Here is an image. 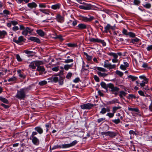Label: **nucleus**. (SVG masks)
<instances>
[{"label": "nucleus", "mask_w": 152, "mask_h": 152, "mask_svg": "<svg viewBox=\"0 0 152 152\" xmlns=\"http://www.w3.org/2000/svg\"><path fill=\"white\" fill-rule=\"evenodd\" d=\"M77 142L76 140H74L73 141L72 143L70 144H63L61 145H56L54 146L52 148H51V146L50 147V150L56 149L58 148H68L75 145Z\"/></svg>", "instance_id": "obj_1"}, {"label": "nucleus", "mask_w": 152, "mask_h": 152, "mask_svg": "<svg viewBox=\"0 0 152 152\" xmlns=\"http://www.w3.org/2000/svg\"><path fill=\"white\" fill-rule=\"evenodd\" d=\"M26 96V94L24 93L21 89L18 91L15 97L20 99H24Z\"/></svg>", "instance_id": "obj_2"}, {"label": "nucleus", "mask_w": 152, "mask_h": 152, "mask_svg": "<svg viewBox=\"0 0 152 152\" xmlns=\"http://www.w3.org/2000/svg\"><path fill=\"white\" fill-rule=\"evenodd\" d=\"M33 31V29H31L30 27H27L22 31V34L25 36L27 35L30 36L32 35Z\"/></svg>", "instance_id": "obj_3"}, {"label": "nucleus", "mask_w": 152, "mask_h": 152, "mask_svg": "<svg viewBox=\"0 0 152 152\" xmlns=\"http://www.w3.org/2000/svg\"><path fill=\"white\" fill-rule=\"evenodd\" d=\"M40 61H33L31 62L29 65V67L31 68L32 69H35L36 67L39 64Z\"/></svg>", "instance_id": "obj_4"}, {"label": "nucleus", "mask_w": 152, "mask_h": 152, "mask_svg": "<svg viewBox=\"0 0 152 152\" xmlns=\"http://www.w3.org/2000/svg\"><path fill=\"white\" fill-rule=\"evenodd\" d=\"M107 86L108 88L111 89L110 91L113 93L115 92H118L120 89L119 88L115 87L114 85L111 83L108 84Z\"/></svg>", "instance_id": "obj_5"}, {"label": "nucleus", "mask_w": 152, "mask_h": 152, "mask_svg": "<svg viewBox=\"0 0 152 152\" xmlns=\"http://www.w3.org/2000/svg\"><path fill=\"white\" fill-rule=\"evenodd\" d=\"M39 62H40L39 63L40 64H38L37 66V70L39 72H44L45 70V69L43 66H40L44 64L43 62L41 61H40Z\"/></svg>", "instance_id": "obj_6"}, {"label": "nucleus", "mask_w": 152, "mask_h": 152, "mask_svg": "<svg viewBox=\"0 0 152 152\" xmlns=\"http://www.w3.org/2000/svg\"><path fill=\"white\" fill-rule=\"evenodd\" d=\"M48 80H50L49 82L56 83L58 81L59 79L55 76H52L51 77L48 78Z\"/></svg>", "instance_id": "obj_7"}, {"label": "nucleus", "mask_w": 152, "mask_h": 152, "mask_svg": "<svg viewBox=\"0 0 152 152\" xmlns=\"http://www.w3.org/2000/svg\"><path fill=\"white\" fill-rule=\"evenodd\" d=\"M24 40H25L23 36L19 37L18 38V40H16L15 38H14L13 39V41L17 44H19L20 43L23 42Z\"/></svg>", "instance_id": "obj_8"}, {"label": "nucleus", "mask_w": 152, "mask_h": 152, "mask_svg": "<svg viewBox=\"0 0 152 152\" xmlns=\"http://www.w3.org/2000/svg\"><path fill=\"white\" fill-rule=\"evenodd\" d=\"M28 39V40L32 41L34 42L38 43H40L39 39L37 37H30Z\"/></svg>", "instance_id": "obj_9"}, {"label": "nucleus", "mask_w": 152, "mask_h": 152, "mask_svg": "<svg viewBox=\"0 0 152 152\" xmlns=\"http://www.w3.org/2000/svg\"><path fill=\"white\" fill-rule=\"evenodd\" d=\"M32 142L33 143L36 145H38L39 143V141L37 137H31V139Z\"/></svg>", "instance_id": "obj_10"}, {"label": "nucleus", "mask_w": 152, "mask_h": 152, "mask_svg": "<svg viewBox=\"0 0 152 152\" xmlns=\"http://www.w3.org/2000/svg\"><path fill=\"white\" fill-rule=\"evenodd\" d=\"M57 20L60 23H61L64 21V19L60 14H58L56 16Z\"/></svg>", "instance_id": "obj_11"}, {"label": "nucleus", "mask_w": 152, "mask_h": 152, "mask_svg": "<svg viewBox=\"0 0 152 152\" xmlns=\"http://www.w3.org/2000/svg\"><path fill=\"white\" fill-rule=\"evenodd\" d=\"M115 64L111 65V64H107L105 63L104 65V66L105 67L109 68L110 69L114 68L115 67Z\"/></svg>", "instance_id": "obj_12"}, {"label": "nucleus", "mask_w": 152, "mask_h": 152, "mask_svg": "<svg viewBox=\"0 0 152 152\" xmlns=\"http://www.w3.org/2000/svg\"><path fill=\"white\" fill-rule=\"evenodd\" d=\"M129 64L126 62H124V63L123 65L122 64L120 66V68L122 69H123V70H125V69H126L127 67H129Z\"/></svg>", "instance_id": "obj_13"}, {"label": "nucleus", "mask_w": 152, "mask_h": 152, "mask_svg": "<svg viewBox=\"0 0 152 152\" xmlns=\"http://www.w3.org/2000/svg\"><path fill=\"white\" fill-rule=\"evenodd\" d=\"M36 32L39 36L42 37H43L45 35V32L41 29L37 30Z\"/></svg>", "instance_id": "obj_14"}, {"label": "nucleus", "mask_w": 152, "mask_h": 152, "mask_svg": "<svg viewBox=\"0 0 152 152\" xmlns=\"http://www.w3.org/2000/svg\"><path fill=\"white\" fill-rule=\"evenodd\" d=\"M34 129L40 134H42L43 132L42 129L40 126H37L35 127Z\"/></svg>", "instance_id": "obj_15"}, {"label": "nucleus", "mask_w": 152, "mask_h": 152, "mask_svg": "<svg viewBox=\"0 0 152 152\" xmlns=\"http://www.w3.org/2000/svg\"><path fill=\"white\" fill-rule=\"evenodd\" d=\"M18 74L20 77L24 78L26 77V75H24L23 72L21 71L20 69H18L17 71Z\"/></svg>", "instance_id": "obj_16"}, {"label": "nucleus", "mask_w": 152, "mask_h": 152, "mask_svg": "<svg viewBox=\"0 0 152 152\" xmlns=\"http://www.w3.org/2000/svg\"><path fill=\"white\" fill-rule=\"evenodd\" d=\"M28 6L31 8H36L37 7V4L34 2H32L31 3H29L28 4Z\"/></svg>", "instance_id": "obj_17"}, {"label": "nucleus", "mask_w": 152, "mask_h": 152, "mask_svg": "<svg viewBox=\"0 0 152 152\" xmlns=\"http://www.w3.org/2000/svg\"><path fill=\"white\" fill-rule=\"evenodd\" d=\"M94 6L91 4L86 3V10L93 9Z\"/></svg>", "instance_id": "obj_18"}, {"label": "nucleus", "mask_w": 152, "mask_h": 152, "mask_svg": "<svg viewBox=\"0 0 152 152\" xmlns=\"http://www.w3.org/2000/svg\"><path fill=\"white\" fill-rule=\"evenodd\" d=\"M60 7V4H57L53 5L51 7V8L53 10H56L59 9Z\"/></svg>", "instance_id": "obj_19"}, {"label": "nucleus", "mask_w": 152, "mask_h": 152, "mask_svg": "<svg viewBox=\"0 0 152 152\" xmlns=\"http://www.w3.org/2000/svg\"><path fill=\"white\" fill-rule=\"evenodd\" d=\"M39 10L41 12L45 13L47 15H49L50 13H49L50 12L49 11V10L48 9H39Z\"/></svg>", "instance_id": "obj_20"}, {"label": "nucleus", "mask_w": 152, "mask_h": 152, "mask_svg": "<svg viewBox=\"0 0 152 152\" xmlns=\"http://www.w3.org/2000/svg\"><path fill=\"white\" fill-rule=\"evenodd\" d=\"M101 85L103 88L106 89L107 91V88H108L107 84L106 85L104 82H102L101 83Z\"/></svg>", "instance_id": "obj_21"}, {"label": "nucleus", "mask_w": 152, "mask_h": 152, "mask_svg": "<svg viewBox=\"0 0 152 152\" xmlns=\"http://www.w3.org/2000/svg\"><path fill=\"white\" fill-rule=\"evenodd\" d=\"M73 65V64H72L70 65L66 64L64 66V69L66 70H67L70 68L72 67Z\"/></svg>", "instance_id": "obj_22"}, {"label": "nucleus", "mask_w": 152, "mask_h": 152, "mask_svg": "<svg viewBox=\"0 0 152 152\" xmlns=\"http://www.w3.org/2000/svg\"><path fill=\"white\" fill-rule=\"evenodd\" d=\"M87 28L88 32L86 31V33H88L89 35H90L92 32L91 28L89 25H86V28Z\"/></svg>", "instance_id": "obj_23"}, {"label": "nucleus", "mask_w": 152, "mask_h": 152, "mask_svg": "<svg viewBox=\"0 0 152 152\" xmlns=\"http://www.w3.org/2000/svg\"><path fill=\"white\" fill-rule=\"evenodd\" d=\"M0 100L5 103L8 104L9 103L8 100L7 99L2 96H0Z\"/></svg>", "instance_id": "obj_24"}, {"label": "nucleus", "mask_w": 152, "mask_h": 152, "mask_svg": "<svg viewBox=\"0 0 152 152\" xmlns=\"http://www.w3.org/2000/svg\"><path fill=\"white\" fill-rule=\"evenodd\" d=\"M128 109L129 111H134L138 113H139V111L137 108H132L131 107H128Z\"/></svg>", "instance_id": "obj_25"}, {"label": "nucleus", "mask_w": 152, "mask_h": 152, "mask_svg": "<svg viewBox=\"0 0 152 152\" xmlns=\"http://www.w3.org/2000/svg\"><path fill=\"white\" fill-rule=\"evenodd\" d=\"M30 89L31 87L30 86L21 89V90L25 94H26V92H28Z\"/></svg>", "instance_id": "obj_26"}, {"label": "nucleus", "mask_w": 152, "mask_h": 152, "mask_svg": "<svg viewBox=\"0 0 152 152\" xmlns=\"http://www.w3.org/2000/svg\"><path fill=\"white\" fill-rule=\"evenodd\" d=\"M94 17L93 16H90V15H88L86 17V21H91L94 19Z\"/></svg>", "instance_id": "obj_27"}, {"label": "nucleus", "mask_w": 152, "mask_h": 152, "mask_svg": "<svg viewBox=\"0 0 152 152\" xmlns=\"http://www.w3.org/2000/svg\"><path fill=\"white\" fill-rule=\"evenodd\" d=\"M7 34V32L4 31H0V37L1 38L2 36H4Z\"/></svg>", "instance_id": "obj_28"}, {"label": "nucleus", "mask_w": 152, "mask_h": 152, "mask_svg": "<svg viewBox=\"0 0 152 152\" xmlns=\"http://www.w3.org/2000/svg\"><path fill=\"white\" fill-rule=\"evenodd\" d=\"M95 68V69H97L98 70L102 72H105L106 71V69L103 68L99 67H96Z\"/></svg>", "instance_id": "obj_29"}, {"label": "nucleus", "mask_w": 152, "mask_h": 152, "mask_svg": "<svg viewBox=\"0 0 152 152\" xmlns=\"http://www.w3.org/2000/svg\"><path fill=\"white\" fill-rule=\"evenodd\" d=\"M121 107L120 106L114 107L113 108V111L114 113H115L116 111L120 109Z\"/></svg>", "instance_id": "obj_30"}, {"label": "nucleus", "mask_w": 152, "mask_h": 152, "mask_svg": "<svg viewBox=\"0 0 152 152\" xmlns=\"http://www.w3.org/2000/svg\"><path fill=\"white\" fill-rule=\"evenodd\" d=\"M78 27L80 29H82L86 28V25L85 24L81 23L79 24L78 26Z\"/></svg>", "instance_id": "obj_31"}, {"label": "nucleus", "mask_w": 152, "mask_h": 152, "mask_svg": "<svg viewBox=\"0 0 152 152\" xmlns=\"http://www.w3.org/2000/svg\"><path fill=\"white\" fill-rule=\"evenodd\" d=\"M97 73L98 75L99 76L104 77L106 76L107 75V74L105 73H101V72H98Z\"/></svg>", "instance_id": "obj_32"}, {"label": "nucleus", "mask_w": 152, "mask_h": 152, "mask_svg": "<svg viewBox=\"0 0 152 152\" xmlns=\"http://www.w3.org/2000/svg\"><path fill=\"white\" fill-rule=\"evenodd\" d=\"M47 82L45 80H43L39 83V85L41 86H43L46 85Z\"/></svg>", "instance_id": "obj_33"}, {"label": "nucleus", "mask_w": 152, "mask_h": 152, "mask_svg": "<svg viewBox=\"0 0 152 152\" xmlns=\"http://www.w3.org/2000/svg\"><path fill=\"white\" fill-rule=\"evenodd\" d=\"M119 93V96L121 98H122L123 96H126V93L123 91H120Z\"/></svg>", "instance_id": "obj_34"}, {"label": "nucleus", "mask_w": 152, "mask_h": 152, "mask_svg": "<svg viewBox=\"0 0 152 152\" xmlns=\"http://www.w3.org/2000/svg\"><path fill=\"white\" fill-rule=\"evenodd\" d=\"M17 80V78L15 77H13L12 78H10L8 80V81L9 82H15Z\"/></svg>", "instance_id": "obj_35"}, {"label": "nucleus", "mask_w": 152, "mask_h": 152, "mask_svg": "<svg viewBox=\"0 0 152 152\" xmlns=\"http://www.w3.org/2000/svg\"><path fill=\"white\" fill-rule=\"evenodd\" d=\"M94 105L91 103L86 104V109H90Z\"/></svg>", "instance_id": "obj_36"}, {"label": "nucleus", "mask_w": 152, "mask_h": 152, "mask_svg": "<svg viewBox=\"0 0 152 152\" xmlns=\"http://www.w3.org/2000/svg\"><path fill=\"white\" fill-rule=\"evenodd\" d=\"M67 45L69 47H75L77 46V45L75 44L68 43L67 44Z\"/></svg>", "instance_id": "obj_37"}, {"label": "nucleus", "mask_w": 152, "mask_h": 152, "mask_svg": "<svg viewBox=\"0 0 152 152\" xmlns=\"http://www.w3.org/2000/svg\"><path fill=\"white\" fill-rule=\"evenodd\" d=\"M128 77L130 78L132 80V81H134V80H136L137 78V77H134L131 75H129L128 76Z\"/></svg>", "instance_id": "obj_38"}, {"label": "nucleus", "mask_w": 152, "mask_h": 152, "mask_svg": "<svg viewBox=\"0 0 152 152\" xmlns=\"http://www.w3.org/2000/svg\"><path fill=\"white\" fill-rule=\"evenodd\" d=\"M116 135L115 133L113 132H109V136L111 137H114Z\"/></svg>", "instance_id": "obj_39"}, {"label": "nucleus", "mask_w": 152, "mask_h": 152, "mask_svg": "<svg viewBox=\"0 0 152 152\" xmlns=\"http://www.w3.org/2000/svg\"><path fill=\"white\" fill-rule=\"evenodd\" d=\"M109 55L111 56H113L114 57V58H117L118 57L117 55V54L113 53H109Z\"/></svg>", "instance_id": "obj_40"}, {"label": "nucleus", "mask_w": 152, "mask_h": 152, "mask_svg": "<svg viewBox=\"0 0 152 152\" xmlns=\"http://www.w3.org/2000/svg\"><path fill=\"white\" fill-rule=\"evenodd\" d=\"M99 39L98 38H91L90 39V41L92 42H98Z\"/></svg>", "instance_id": "obj_41"}, {"label": "nucleus", "mask_w": 152, "mask_h": 152, "mask_svg": "<svg viewBox=\"0 0 152 152\" xmlns=\"http://www.w3.org/2000/svg\"><path fill=\"white\" fill-rule=\"evenodd\" d=\"M16 58L17 61H18L21 62L22 61V59L18 54H17L16 55Z\"/></svg>", "instance_id": "obj_42"}, {"label": "nucleus", "mask_w": 152, "mask_h": 152, "mask_svg": "<svg viewBox=\"0 0 152 152\" xmlns=\"http://www.w3.org/2000/svg\"><path fill=\"white\" fill-rule=\"evenodd\" d=\"M39 7L40 8H45L46 7V6L45 4L40 3L39 4Z\"/></svg>", "instance_id": "obj_43"}, {"label": "nucleus", "mask_w": 152, "mask_h": 152, "mask_svg": "<svg viewBox=\"0 0 152 152\" xmlns=\"http://www.w3.org/2000/svg\"><path fill=\"white\" fill-rule=\"evenodd\" d=\"M116 73L117 75H119L120 77H122L123 75V73L122 72L118 70L116 71Z\"/></svg>", "instance_id": "obj_44"}, {"label": "nucleus", "mask_w": 152, "mask_h": 152, "mask_svg": "<svg viewBox=\"0 0 152 152\" xmlns=\"http://www.w3.org/2000/svg\"><path fill=\"white\" fill-rule=\"evenodd\" d=\"M98 43H102V44L103 46H105L106 45V43L104 40H102L99 39Z\"/></svg>", "instance_id": "obj_45"}, {"label": "nucleus", "mask_w": 152, "mask_h": 152, "mask_svg": "<svg viewBox=\"0 0 152 152\" xmlns=\"http://www.w3.org/2000/svg\"><path fill=\"white\" fill-rule=\"evenodd\" d=\"M37 133L36 132H32V134L31 136L30 139H31V137H36L35 135H37Z\"/></svg>", "instance_id": "obj_46"}, {"label": "nucleus", "mask_w": 152, "mask_h": 152, "mask_svg": "<svg viewBox=\"0 0 152 152\" xmlns=\"http://www.w3.org/2000/svg\"><path fill=\"white\" fill-rule=\"evenodd\" d=\"M72 75V73L71 72H69L67 74L66 77L68 79H70Z\"/></svg>", "instance_id": "obj_47"}, {"label": "nucleus", "mask_w": 152, "mask_h": 152, "mask_svg": "<svg viewBox=\"0 0 152 152\" xmlns=\"http://www.w3.org/2000/svg\"><path fill=\"white\" fill-rule=\"evenodd\" d=\"M73 61V60L72 59H67L65 60L64 62L66 63H67L70 62H72Z\"/></svg>", "instance_id": "obj_48"}, {"label": "nucleus", "mask_w": 152, "mask_h": 152, "mask_svg": "<svg viewBox=\"0 0 152 152\" xmlns=\"http://www.w3.org/2000/svg\"><path fill=\"white\" fill-rule=\"evenodd\" d=\"M112 121L115 124H118L120 122V121L119 119H118L113 120Z\"/></svg>", "instance_id": "obj_49"}, {"label": "nucleus", "mask_w": 152, "mask_h": 152, "mask_svg": "<svg viewBox=\"0 0 152 152\" xmlns=\"http://www.w3.org/2000/svg\"><path fill=\"white\" fill-rule=\"evenodd\" d=\"M146 82H144V81H143L142 83H141L140 84V85L141 87H144L145 86V84L146 83H148V82L147 80L146 81H145Z\"/></svg>", "instance_id": "obj_50"}, {"label": "nucleus", "mask_w": 152, "mask_h": 152, "mask_svg": "<svg viewBox=\"0 0 152 152\" xmlns=\"http://www.w3.org/2000/svg\"><path fill=\"white\" fill-rule=\"evenodd\" d=\"M144 7L147 8H149L151 6V5L150 4L147 3L143 5Z\"/></svg>", "instance_id": "obj_51"}, {"label": "nucleus", "mask_w": 152, "mask_h": 152, "mask_svg": "<svg viewBox=\"0 0 152 152\" xmlns=\"http://www.w3.org/2000/svg\"><path fill=\"white\" fill-rule=\"evenodd\" d=\"M139 39L137 38H136L134 39H132L131 40V42L132 43H135V42H137L139 41Z\"/></svg>", "instance_id": "obj_52"}, {"label": "nucleus", "mask_w": 152, "mask_h": 152, "mask_svg": "<svg viewBox=\"0 0 152 152\" xmlns=\"http://www.w3.org/2000/svg\"><path fill=\"white\" fill-rule=\"evenodd\" d=\"M59 83L60 85H62L63 83V80L61 77H60V78L58 80Z\"/></svg>", "instance_id": "obj_53"}, {"label": "nucleus", "mask_w": 152, "mask_h": 152, "mask_svg": "<svg viewBox=\"0 0 152 152\" xmlns=\"http://www.w3.org/2000/svg\"><path fill=\"white\" fill-rule=\"evenodd\" d=\"M3 13L6 15H8L10 14V12L9 11L5 10L3 11Z\"/></svg>", "instance_id": "obj_54"}, {"label": "nucleus", "mask_w": 152, "mask_h": 152, "mask_svg": "<svg viewBox=\"0 0 152 152\" xmlns=\"http://www.w3.org/2000/svg\"><path fill=\"white\" fill-rule=\"evenodd\" d=\"M18 29L19 27L18 26H14L12 28V30L15 31L18 30Z\"/></svg>", "instance_id": "obj_55"}, {"label": "nucleus", "mask_w": 152, "mask_h": 152, "mask_svg": "<svg viewBox=\"0 0 152 152\" xmlns=\"http://www.w3.org/2000/svg\"><path fill=\"white\" fill-rule=\"evenodd\" d=\"M111 28V26L109 24L105 27V29L106 31L109 30Z\"/></svg>", "instance_id": "obj_56"}, {"label": "nucleus", "mask_w": 152, "mask_h": 152, "mask_svg": "<svg viewBox=\"0 0 152 152\" xmlns=\"http://www.w3.org/2000/svg\"><path fill=\"white\" fill-rule=\"evenodd\" d=\"M106 108H102V109L101 111H100V113L104 114L106 113Z\"/></svg>", "instance_id": "obj_57"}, {"label": "nucleus", "mask_w": 152, "mask_h": 152, "mask_svg": "<svg viewBox=\"0 0 152 152\" xmlns=\"http://www.w3.org/2000/svg\"><path fill=\"white\" fill-rule=\"evenodd\" d=\"M114 114L113 113H108L107 114V115L110 118H112L114 116Z\"/></svg>", "instance_id": "obj_58"}, {"label": "nucleus", "mask_w": 152, "mask_h": 152, "mask_svg": "<svg viewBox=\"0 0 152 152\" xmlns=\"http://www.w3.org/2000/svg\"><path fill=\"white\" fill-rule=\"evenodd\" d=\"M128 35H129V36L130 37H134L135 36V34L132 32H129L128 33Z\"/></svg>", "instance_id": "obj_59"}, {"label": "nucleus", "mask_w": 152, "mask_h": 152, "mask_svg": "<svg viewBox=\"0 0 152 152\" xmlns=\"http://www.w3.org/2000/svg\"><path fill=\"white\" fill-rule=\"evenodd\" d=\"M109 131L107 132H102L101 133V134L102 135H106V136H109Z\"/></svg>", "instance_id": "obj_60"}, {"label": "nucleus", "mask_w": 152, "mask_h": 152, "mask_svg": "<svg viewBox=\"0 0 152 152\" xmlns=\"http://www.w3.org/2000/svg\"><path fill=\"white\" fill-rule=\"evenodd\" d=\"M134 4L138 5L140 4V1L139 0H135V1H134Z\"/></svg>", "instance_id": "obj_61"}, {"label": "nucleus", "mask_w": 152, "mask_h": 152, "mask_svg": "<svg viewBox=\"0 0 152 152\" xmlns=\"http://www.w3.org/2000/svg\"><path fill=\"white\" fill-rule=\"evenodd\" d=\"M12 24L13 26H15L16 25L18 24V22L17 21H11Z\"/></svg>", "instance_id": "obj_62"}, {"label": "nucleus", "mask_w": 152, "mask_h": 152, "mask_svg": "<svg viewBox=\"0 0 152 152\" xmlns=\"http://www.w3.org/2000/svg\"><path fill=\"white\" fill-rule=\"evenodd\" d=\"M94 78L95 80L97 82H99V79L98 77L96 75H94Z\"/></svg>", "instance_id": "obj_63"}, {"label": "nucleus", "mask_w": 152, "mask_h": 152, "mask_svg": "<svg viewBox=\"0 0 152 152\" xmlns=\"http://www.w3.org/2000/svg\"><path fill=\"white\" fill-rule=\"evenodd\" d=\"M58 66L53 68L52 69V70L54 71L57 72L59 70Z\"/></svg>", "instance_id": "obj_64"}]
</instances>
